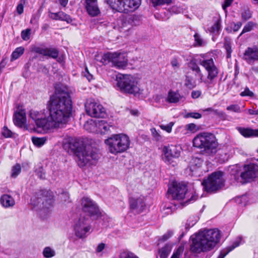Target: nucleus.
<instances>
[{"label": "nucleus", "mask_w": 258, "mask_h": 258, "mask_svg": "<svg viewBox=\"0 0 258 258\" xmlns=\"http://www.w3.org/2000/svg\"><path fill=\"white\" fill-rule=\"evenodd\" d=\"M130 139L124 134L113 135L105 140L109 151L114 155L126 151L130 146Z\"/></svg>", "instance_id": "nucleus-6"}, {"label": "nucleus", "mask_w": 258, "mask_h": 258, "mask_svg": "<svg viewBox=\"0 0 258 258\" xmlns=\"http://www.w3.org/2000/svg\"><path fill=\"white\" fill-rule=\"evenodd\" d=\"M227 110L233 111L234 112L240 113L241 112L240 108L237 104H232L227 107Z\"/></svg>", "instance_id": "nucleus-44"}, {"label": "nucleus", "mask_w": 258, "mask_h": 258, "mask_svg": "<svg viewBox=\"0 0 258 258\" xmlns=\"http://www.w3.org/2000/svg\"><path fill=\"white\" fill-rule=\"evenodd\" d=\"M31 29H26L21 32V37L23 40L27 41L30 39Z\"/></svg>", "instance_id": "nucleus-39"}, {"label": "nucleus", "mask_w": 258, "mask_h": 258, "mask_svg": "<svg viewBox=\"0 0 258 258\" xmlns=\"http://www.w3.org/2000/svg\"><path fill=\"white\" fill-rule=\"evenodd\" d=\"M172 247L169 244H166L164 247L159 249V252L160 258H167L169 254Z\"/></svg>", "instance_id": "nucleus-31"}, {"label": "nucleus", "mask_w": 258, "mask_h": 258, "mask_svg": "<svg viewBox=\"0 0 258 258\" xmlns=\"http://www.w3.org/2000/svg\"><path fill=\"white\" fill-rule=\"evenodd\" d=\"M70 148L75 152L78 164L81 167L93 164L99 159L97 149L91 146H80L78 142L73 141L70 143Z\"/></svg>", "instance_id": "nucleus-3"}, {"label": "nucleus", "mask_w": 258, "mask_h": 258, "mask_svg": "<svg viewBox=\"0 0 258 258\" xmlns=\"http://www.w3.org/2000/svg\"><path fill=\"white\" fill-rule=\"evenodd\" d=\"M162 159L167 164L173 162V159L177 158L180 155V148L178 146L169 145L161 147Z\"/></svg>", "instance_id": "nucleus-12"}, {"label": "nucleus", "mask_w": 258, "mask_h": 258, "mask_svg": "<svg viewBox=\"0 0 258 258\" xmlns=\"http://www.w3.org/2000/svg\"><path fill=\"white\" fill-rule=\"evenodd\" d=\"M151 132L152 133V134L154 138V139L156 141H159L161 139V136L159 134L158 132L156 130L155 128H152L151 129Z\"/></svg>", "instance_id": "nucleus-50"}, {"label": "nucleus", "mask_w": 258, "mask_h": 258, "mask_svg": "<svg viewBox=\"0 0 258 258\" xmlns=\"http://www.w3.org/2000/svg\"><path fill=\"white\" fill-rule=\"evenodd\" d=\"M252 23H248V24H247L243 28V30H242L241 33H240V34L239 35V36H241L242 35V34H243L245 32H249V31H251L252 29Z\"/></svg>", "instance_id": "nucleus-49"}, {"label": "nucleus", "mask_w": 258, "mask_h": 258, "mask_svg": "<svg viewBox=\"0 0 258 258\" xmlns=\"http://www.w3.org/2000/svg\"><path fill=\"white\" fill-rule=\"evenodd\" d=\"M220 238V231L217 229H205L200 231L194 237L191 236L192 243L190 250L195 253L210 250L216 246Z\"/></svg>", "instance_id": "nucleus-2"}, {"label": "nucleus", "mask_w": 258, "mask_h": 258, "mask_svg": "<svg viewBox=\"0 0 258 258\" xmlns=\"http://www.w3.org/2000/svg\"><path fill=\"white\" fill-rule=\"evenodd\" d=\"M120 258H138L134 253L130 251H123L120 254Z\"/></svg>", "instance_id": "nucleus-43"}, {"label": "nucleus", "mask_w": 258, "mask_h": 258, "mask_svg": "<svg viewBox=\"0 0 258 258\" xmlns=\"http://www.w3.org/2000/svg\"><path fill=\"white\" fill-rule=\"evenodd\" d=\"M197 78L190 72H188L185 76L184 85L190 89L195 88L197 85Z\"/></svg>", "instance_id": "nucleus-27"}, {"label": "nucleus", "mask_w": 258, "mask_h": 258, "mask_svg": "<svg viewBox=\"0 0 258 258\" xmlns=\"http://www.w3.org/2000/svg\"><path fill=\"white\" fill-rule=\"evenodd\" d=\"M200 64L203 66L208 72V76L206 80H203V74L200 67L196 63L195 60H191L188 64L189 69L192 71V75L198 77L200 82H203L208 87L213 83L214 79L217 77L218 71L215 66L212 58L205 59L201 61Z\"/></svg>", "instance_id": "nucleus-4"}, {"label": "nucleus", "mask_w": 258, "mask_h": 258, "mask_svg": "<svg viewBox=\"0 0 258 258\" xmlns=\"http://www.w3.org/2000/svg\"><path fill=\"white\" fill-rule=\"evenodd\" d=\"M242 58L249 64L258 60V48L256 46L248 47L244 51Z\"/></svg>", "instance_id": "nucleus-19"}, {"label": "nucleus", "mask_w": 258, "mask_h": 258, "mask_svg": "<svg viewBox=\"0 0 258 258\" xmlns=\"http://www.w3.org/2000/svg\"><path fill=\"white\" fill-rule=\"evenodd\" d=\"M241 26L242 23L239 22H237V23L231 24V28L234 32L237 31L241 27Z\"/></svg>", "instance_id": "nucleus-53"}, {"label": "nucleus", "mask_w": 258, "mask_h": 258, "mask_svg": "<svg viewBox=\"0 0 258 258\" xmlns=\"http://www.w3.org/2000/svg\"><path fill=\"white\" fill-rule=\"evenodd\" d=\"M58 2L60 5L63 7H65L68 3V0H58Z\"/></svg>", "instance_id": "nucleus-63"}, {"label": "nucleus", "mask_w": 258, "mask_h": 258, "mask_svg": "<svg viewBox=\"0 0 258 258\" xmlns=\"http://www.w3.org/2000/svg\"><path fill=\"white\" fill-rule=\"evenodd\" d=\"M117 85L120 90L134 95L141 94L139 81L131 75H123L117 77Z\"/></svg>", "instance_id": "nucleus-7"}, {"label": "nucleus", "mask_w": 258, "mask_h": 258, "mask_svg": "<svg viewBox=\"0 0 258 258\" xmlns=\"http://www.w3.org/2000/svg\"><path fill=\"white\" fill-rule=\"evenodd\" d=\"M96 126L98 129V131L102 134H105L109 130L111 126L109 125L105 120H98L95 123Z\"/></svg>", "instance_id": "nucleus-30"}, {"label": "nucleus", "mask_w": 258, "mask_h": 258, "mask_svg": "<svg viewBox=\"0 0 258 258\" xmlns=\"http://www.w3.org/2000/svg\"><path fill=\"white\" fill-rule=\"evenodd\" d=\"M21 168L20 164H17L14 166L12 169L11 176L16 178L21 172Z\"/></svg>", "instance_id": "nucleus-35"}, {"label": "nucleus", "mask_w": 258, "mask_h": 258, "mask_svg": "<svg viewBox=\"0 0 258 258\" xmlns=\"http://www.w3.org/2000/svg\"><path fill=\"white\" fill-rule=\"evenodd\" d=\"M224 47H225V48L226 50V52H227V58L231 57V54L232 50L231 49V46L230 42L226 41L225 42Z\"/></svg>", "instance_id": "nucleus-45"}, {"label": "nucleus", "mask_w": 258, "mask_h": 258, "mask_svg": "<svg viewBox=\"0 0 258 258\" xmlns=\"http://www.w3.org/2000/svg\"><path fill=\"white\" fill-rule=\"evenodd\" d=\"M46 141L47 138L45 137L42 138L33 137L32 138V141L34 145L39 147L43 146Z\"/></svg>", "instance_id": "nucleus-34"}, {"label": "nucleus", "mask_w": 258, "mask_h": 258, "mask_svg": "<svg viewBox=\"0 0 258 258\" xmlns=\"http://www.w3.org/2000/svg\"><path fill=\"white\" fill-rule=\"evenodd\" d=\"M181 255V250L179 248L173 253L171 258H179Z\"/></svg>", "instance_id": "nucleus-60"}, {"label": "nucleus", "mask_w": 258, "mask_h": 258, "mask_svg": "<svg viewBox=\"0 0 258 258\" xmlns=\"http://www.w3.org/2000/svg\"><path fill=\"white\" fill-rule=\"evenodd\" d=\"M105 244L103 243H101L98 244L96 249V252H101L105 248Z\"/></svg>", "instance_id": "nucleus-58"}, {"label": "nucleus", "mask_w": 258, "mask_h": 258, "mask_svg": "<svg viewBox=\"0 0 258 258\" xmlns=\"http://www.w3.org/2000/svg\"><path fill=\"white\" fill-rule=\"evenodd\" d=\"M24 52V48L19 47L16 48L12 52L11 57V61H13L19 58Z\"/></svg>", "instance_id": "nucleus-32"}, {"label": "nucleus", "mask_w": 258, "mask_h": 258, "mask_svg": "<svg viewBox=\"0 0 258 258\" xmlns=\"http://www.w3.org/2000/svg\"><path fill=\"white\" fill-rule=\"evenodd\" d=\"M103 58L105 60L111 62L112 65L117 68H123L127 63V59L123 53L119 52H107L104 54Z\"/></svg>", "instance_id": "nucleus-13"}, {"label": "nucleus", "mask_w": 258, "mask_h": 258, "mask_svg": "<svg viewBox=\"0 0 258 258\" xmlns=\"http://www.w3.org/2000/svg\"><path fill=\"white\" fill-rule=\"evenodd\" d=\"M202 184L207 192L218 190L224 186L223 173L221 171L213 173L207 179L204 180Z\"/></svg>", "instance_id": "nucleus-11"}, {"label": "nucleus", "mask_w": 258, "mask_h": 258, "mask_svg": "<svg viewBox=\"0 0 258 258\" xmlns=\"http://www.w3.org/2000/svg\"><path fill=\"white\" fill-rule=\"evenodd\" d=\"M49 17L53 20L66 21L70 23L72 21L70 16L62 11L57 13L49 12Z\"/></svg>", "instance_id": "nucleus-24"}, {"label": "nucleus", "mask_w": 258, "mask_h": 258, "mask_svg": "<svg viewBox=\"0 0 258 258\" xmlns=\"http://www.w3.org/2000/svg\"><path fill=\"white\" fill-rule=\"evenodd\" d=\"M61 199L64 202H70V197L68 192L62 193L61 196Z\"/></svg>", "instance_id": "nucleus-57"}, {"label": "nucleus", "mask_w": 258, "mask_h": 258, "mask_svg": "<svg viewBox=\"0 0 258 258\" xmlns=\"http://www.w3.org/2000/svg\"><path fill=\"white\" fill-rule=\"evenodd\" d=\"M24 11V6L23 5L22 3L19 4L17 7V13L21 15L23 13Z\"/></svg>", "instance_id": "nucleus-59"}, {"label": "nucleus", "mask_w": 258, "mask_h": 258, "mask_svg": "<svg viewBox=\"0 0 258 258\" xmlns=\"http://www.w3.org/2000/svg\"><path fill=\"white\" fill-rule=\"evenodd\" d=\"M2 135L5 138L11 137L12 133L7 126H4L2 131Z\"/></svg>", "instance_id": "nucleus-46"}, {"label": "nucleus", "mask_w": 258, "mask_h": 258, "mask_svg": "<svg viewBox=\"0 0 258 258\" xmlns=\"http://www.w3.org/2000/svg\"><path fill=\"white\" fill-rule=\"evenodd\" d=\"M182 98L183 96L180 95L178 91H170L168 92L166 101L169 103H176L179 102Z\"/></svg>", "instance_id": "nucleus-28"}, {"label": "nucleus", "mask_w": 258, "mask_h": 258, "mask_svg": "<svg viewBox=\"0 0 258 258\" xmlns=\"http://www.w3.org/2000/svg\"><path fill=\"white\" fill-rule=\"evenodd\" d=\"M186 128L187 130L195 132L198 129L197 126L194 123H189L186 125Z\"/></svg>", "instance_id": "nucleus-52"}, {"label": "nucleus", "mask_w": 258, "mask_h": 258, "mask_svg": "<svg viewBox=\"0 0 258 258\" xmlns=\"http://www.w3.org/2000/svg\"><path fill=\"white\" fill-rule=\"evenodd\" d=\"M221 28V20H217L214 24L210 28V31L211 32H218Z\"/></svg>", "instance_id": "nucleus-38"}, {"label": "nucleus", "mask_w": 258, "mask_h": 258, "mask_svg": "<svg viewBox=\"0 0 258 258\" xmlns=\"http://www.w3.org/2000/svg\"><path fill=\"white\" fill-rule=\"evenodd\" d=\"M233 1V0H225L224 4L222 5V8L225 12H226L227 8L231 5Z\"/></svg>", "instance_id": "nucleus-55"}, {"label": "nucleus", "mask_w": 258, "mask_h": 258, "mask_svg": "<svg viewBox=\"0 0 258 258\" xmlns=\"http://www.w3.org/2000/svg\"><path fill=\"white\" fill-rule=\"evenodd\" d=\"M234 174L235 179L241 184L250 182L258 174V166L253 164L244 165L240 171H238L237 167Z\"/></svg>", "instance_id": "nucleus-9"}, {"label": "nucleus", "mask_w": 258, "mask_h": 258, "mask_svg": "<svg viewBox=\"0 0 258 258\" xmlns=\"http://www.w3.org/2000/svg\"><path fill=\"white\" fill-rule=\"evenodd\" d=\"M128 23L123 19H118L114 26V29L120 32H124L128 29Z\"/></svg>", "instance_id": "nucleus-29"}, {"label": "nucleus", "mask_w": 258, "mask_h": 258, "mask_svg": "<svg viewBox=\"0 0 258 258\" xmlns=\"http://www.w3.org/2000/svg\"><path fill=\"white\" fill-rule=\"evenodd\" d=\"M184 118L191 117L195 119H199L202 117L201 114L198 112H188L184 115Z\"/></svg>", "instance_id": "nucleus-40"}, {"label": "nucleus", "mask_w": 258, "mask_h": 258, "mask_svg": "<svg viewBox=\"0 0 258 258\" xmlns=\"http://www.w3.org/2000/svg\"><path fill=\"white\" fill-rule=\"evenodd\" d=\"M242 16L243 18L247 19L251 17V14L249 11H245L244 13H242Z\"/></svg>", "instance_id": "nucleus-61"}, {"label": "nucleus", "mask_w": 258, "mask_h": 258, "mask_svg": "<svg viewBox=\"0 0 258 258\" xmlns=\"http://www.w3.org/2000/svg\"><path fill=\"white\" fill-rule=\"evenodd\" d=\"M172 234L173 233L171 231L168 232L159 239V241L164 242L167 240L172 236Z\"/></svg>", "instance_id": "nucleus-51"}, {"label": "nucleus", "mask_w": 258, "mask_h": 258, "mask_svg": "<svg viewBox=\"0 0 258 258\" xmlns=\"http://www.w3.org/2000/svg\"><path fill=\"white\" fill-rule=\"evenodd\" d=\"M13 121L14 124L19 127L24 126L26 122L25 111L24 109L18 108L14 113Z\"/></svg>", "instance_id": "nucleus-22"}, {"label": "nucleus", "mask_w": 258, "mask_h": 258, "mask_svg": "<svg viewBox=\"0 0 258 258\" xmlns=\"http://www.w3.org/2000/svg\"><path fill=\"white\" fill-rule=\"evenodd\" d=\"M186 191L187 188L185 184L175 181L173 182L172 187L168 188V197L173 200H182Z\"/></svg>", "instance_id": "nucleus-14"}, {"label": "nucleus", "mask_w": 258, "mask_h": 258, "mask_svg": "<svg viewBox=\"0 0 258 258\" xmlns=\"http://www.w3.org/2000/svg\"><path fill=\"white\" fill-rule=\"evenodd\" d=\"M85 77L87 79V80L90 81L93 79V76L90 74L88 71L87 68H86L85 69V72H84Z\"/></svg>", "instance_id": "nucleus-56"}, {"label": "nucleus", "mask_w": 258, "mask_h": 258, "mask_svg": "<svg viewBox=\"0 0 258 258\" xmlns=\"http://www.w3.org/2000/svg\"><path fill=\"white\" fill-rule=\"evenodd\" d=\"M194 38L196 43V46H201L204 44V41L202 39L201 36L198 33H196L194 35Z\"/></svg>", "instance_id": "nucleus-41"}, {"label": "nucleus", "mask_w": 258, "mask_h": 258, "mask_svg": "<svg viewBox=\"0 0 258 258\" xmlns=\"http://www.w3.org/2000/svg\"><path fill=\"white\" fill-rule=\"evenodd\" d=\"M240 95L241 96H249L250 97H253L254 96V93L247 87H246L243 91L241 92Z\"/></svg>", "instance_id": "nucleus-47"}, {"label": "nucleus", "mask_w": 258, "mask_h": 258, "mask_svg": "<svg viewBox=\"0 0 258 258\" xmlns=\"http://www.w3.org/2000/svg\"><path fill=\"white\" fill-rule=\"evenodd\" d=\"M111 8L120 13L127 14L137 10L141 0H106Z\"/></svg>", "instance_id": "nucleus-8"}, {"label": "nucleus", "mask_w": 258, "mask_h": 258, "mask_svg": "<svg viewBox=\"0 0 258 258\" xmlns=\"http://www.w3.org/2000/svg\"><path fill=\"white\" fill-rule=\"evenodd\" d=\"M48 130L63 128L69 121L72 112V102L69 92L57 89L48 102Z\"/></svg>", "instance_id": "nucleus-1"}, {"label": "nucleus", "mask_w": 258, "mask_h": 258, "mask_svg": "<svg viewBox=\"0 0 258 258\" xmlns=\"http://www.w3.org/2000/svg\"><path fill=\"white\" fill-rule=\"evenodd\" d=\"M43 255L45 258H51L55 256V251L49 246L45 247L43 250Z\"/></svg>", "instance_id": "nucleus-33"}, {"label": "nucleus", "mask_w": 258, "mask_h": 258, "mask_svg": "<svg viewBox=\"0 0 258 258\" xmlns=\"http://www.w3.org/2000/svg\"><path fill=\"white\" fill-rule=\"evenodd\" d=\"M202 94V92L200 90L192 91L191 93V97L194 99L199 98Z\"/></svg>", "instance_id": "nucleus-54"}, {"label": "nucleus", "mask_w": 258, "mask_h": 258, "mask_svg": "<svg viewBox=\"0 0 258 258\" xmlns=\"http://www.w3.org/2000/svg\"><path fill=\"white\" fill-rule=\"evenodd\" d=\"M238 131L241 135L245 138L258 137V128L239 127Z\"/></svg>", "instance_id": "nucleus-26"}, {"label": "nucleus", "mask_w": 258, "mask_h": 258, "mask_svg": "<svg viewBox=\"0 0 258 258\" xmlns=\"http://www.w3.org/2000/svg\"><path fill=\"white\" fill-rule=\"evenodd\" d=\"M242 237H238L237 239L233 242L231 245L227 247V249H228V251H231L235 248L238 247L240 245L242 241Z\"/></svg>", "instance_id": "nucleus-36"}, {"label": "nucleus", "mask_w": 258, "mask_h": 258, "mask_svg": "<svg viewBox=\"0 0 258 258\" xmlns=\"http://www.w3.org/2000/svg\"><path fill=\"white\" fill-rule=\"evenodd\" d=\"M85 7L88 14L94 17L100 13L97 3V0H84Z\"/></svg>", "instance_id": "nucleus-21"}, {"label": "nucleus", "mask_w": 258, "mask_h": 258, "mask_svg": "<svg viewBox=\"0 0 258 258\" xmlns=\"http://www.w3.org/2000/svg\"><path fill=\"white\" fill-rule=\"evenodd\" d=\"M130 205L131 209L138 213L142 212L146 207L144 199L141 197L138 198H130Z\"/></svg>", "instance_id": "nucleus-20"}, {"label": "nucleus", "mask_w": 258, "mask_h": 258, "mask_svg": "<svg viewBox=\"0 0 258 258\" xmlns=\"http://www.w3.org/2000/svg\"><path fill=\"white\" fill-rule=\"evenodd\" d=\"M170 63L174 70L178 69L180 67L178 59L176 57H173L171 60Z\"/></svg>", "instance_id": "nucleus-42"}, {"label": "nucleus", "mask_w": 258, "mask_h": 258, "mask_svg": "<svg viewBox=\"0 0 258 258\" xmlns=\"http://www.w3.org/2000/svg\"><path fill=\"white\" fill-rule=\"evenodd\" d=\"M31 51L54 59L57 58L59 54L58 49L54 47L42 48L34 45L31 47Z\"/></svg>", "instance_id": "nucleus-17"}, {"label": "nucleus", "mask_w": 258, "mask_h": 258, "mask_svg": "<svg viewBox=\"0 0 258 258\" xmlns=\"http://www.w3.org/2000/svg\"><path fill=\"white\" fill-rule=\"evenodd\" d=\"M230 251H228V249H227L226 252H221L218 258H224Z\"/></svg>", "instance_id": "nucleus-64"}, {"label": "nucleus", "mask_w": 258, "mask_h": 258, "mask_svg": "<svg viewBox=\"0 0 258 258\" xmlns=\"http://www.w3.org/2000/svg\"><path fill=\"white\" fill-rule=\"evenodd\" d=\"M30 117L33 119L37 128L48 130L47 118L43 117V114L38 111L31 110L30 111Z\"/></svg>", "instance_id": "nucleus-18"}, {"label": "nucleus", "mask_w": 258, "mask_h": 258, "mask_svg": "<svg viewBox=\"0 0 258 258\" xmlns=\"http://www.w3.org/2000/svg\"><path fill=\"white\" fill-rule=\"evenodd\" d=\"M161 127L162 129H163L164 130H165L168 133L171 132V130H172L171 127L170 126H168V125H167V126H166V125H161Z\"/></svg>", "instance_id": "nucleus-62"}, {"label": "nucleus", "mask_w": 258, "mask_h": 258, "mask_svg": "<svg viewBox=\"0 0 258 258\" xmlns=\"http://www.w3.org/2000/svg\"><path fill=\"white\" fill-rule=\"evenodd\" d=\"M91 219L89 216L81 214L74 226L75 235L81 239L86 237L91 230Z\"/></svg>", "instance_id": "nucleus-10"}, {"label": "nucleus", "mask_w": 258, "mask_h": 258, "mask_svg": "<svg viewBox=\"0 0 258 258\" xmlns=\"http://www.w3.org/2000/svg\"><path fill=\"white\" fill-rule=\"evenodd\" d=\"M53 202L52 198L47 199L46 197L42 196V197H38L36 196L33 197L31 199V203L33 205L34 207L39 206L40 203H42L43 205L42 208H48L47 204L50 205Z\"/></svg>", "instance_id": "nucleus-23"}, {"label": "nucleus", "mask_w": 258, "mask_h": 258, "mask_svg": "<svg viewBox=\"0 0 258 258\" xmlns=\"http://www.w3.org/2000/svg\"><path fill=\"white\" fill-rule=\"evenodd\" d=\"M0 202L2 205L6 208L13 207L15 205V201L14 198L7 194H4L1 196Z\"/></svg>", "instance_id": "nucleus-25"}, {"label": "nucleus", "mask_w": 258, "mask_h": 258, "mask_svg": "<svg viewBox=\"0 0 258 258\" xmlns=\"http://www.w3.org/2000/svg\"><path fill=\"white\" fill-rule=\"evenodd\" d=\"M36 173L38 177L41 179H44L45 178V173L44 169L42 168H39L36 170Z\"/></svg>", "instance_id": "nucleus-48"}, {"label": "nucleus", "mask_w": 258, "mask_h": 258, "mask_svg": "<svg viewBox=\"0 0 258 258\" xmlns=\"http://www.w3.org/2000/svg\"><path fill=\"white\" fill-rule=\"evenodd\" d=\"M81 205L83 211L86 214L85 216L97 215L99 210L96 204L91 199L87 197H84L82 199Z\"/></svg>", "instance_id": "nucleus-16"}, {"label": "nucleus", "mask_w": 258, "mask_h": 258, "mask_svg": "<svg viewBox=\"0 0 258 258\" xmlns=\"http://www.w3.org/2000/svg\"><path fill=\"white\" fill-rule=\"evenodd\" d=\"M194 147L202 149L208 155H214L217 151L218 143L215 136L211 133H203L193 139Z\"/></svg>", "instance_id": "nucleus-5"}, {"label": "nucleus", "mask_w": 258, "mask_h": 258, "mask_svg": "<svg viewBox=\"0 0 258 258\" xmlns=\"http://www.w3.org/2000/svg\"><path fill=\"white\" fill-rule=\"evenodd\" d=\"M85 109L87 113L92 117L102 118L106 115L105 109L101 104L96 102H87Z\"/></svg>", "instance_id": "nucleus-15"}, {"label": "nucleus", "mask_w": 258, "mask_h": 258, "mask_svg": "<svg viewBox=\"0 0 258 258\" xmlns=\"http://www.w3.org/2000/svg\"><path fill=\"white\" fill-rule=\"evenodd\" d=\"M154 7L163 5H169L171 3L172 0H151Z\"/></svg>", "instance_id": "nucleus-37"}]
</instances>
